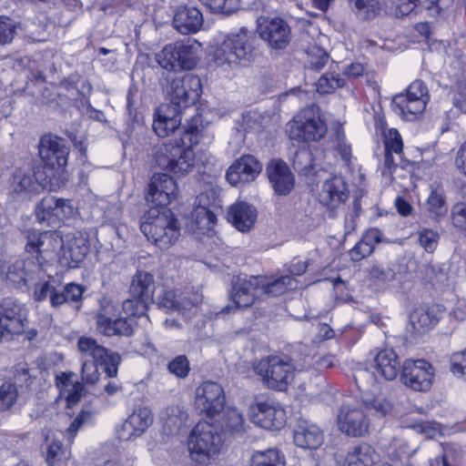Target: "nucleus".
I'll list each match as a JSON object with an SVG mask.
<instances>
[{
  "label": "nucleus",
  "instance_id": "nucleus-1",
  "mask_svg": "<svg viewBox=\"0 0 466 466\" xmlns=\"http://www.w3.org/2000/svg\"><path fill=\"white\" fill-rule=\"evenodd\" d=\"M255 36L245 27L226 35L209 50L210 60L224 70H231L248 63L254 52Z\"/></svg>",
  "mask_w": 466,
  "mask_h": 466
},
{
  "label": "nucleus",
  "instance_id": "nucleus-2",
  "mask_svg": "<svg viewBox=\"0 0 466 466\" xmlns=\"http://www.w3.org/2000/svg\"><path fill=\"white\" fill-rule=\"evenodd\" d=\"M140 229L160 249L169 248L180 235L177 219L167 208H150L141 219Z\"/></svg>",
  "mask_w": 466,
  "mask_h": 466
},
{
  "label": "nucleus",
  "instance_id": "nucleus-3",
  "mask_svg": "<svg viewBox=\"0 0 466 466\" xmlns=\"http://www.w3.org/2000/svg\"><path fill=\"white\" fill-rule=\"evenodd\" d=\"M361 392V405L372 415L384 417L392 410L391 402L380 394L381 382L377 375L368 370H360L354 375Z\"/></svg>",
  "mask_w": 466,
  "mask_h": 466
},
{
  "label": "nucleus",
  "instance_id": "nucleus-4",
  "mask_svg": "<svg viewBox=\"0 0 466 466\" xmlns=\"http://www.w3.org/2000/svg\"><path fill=\"white\" fill-rule=\"evenodd\" d=\"M220 448V435L212 424L199 421L191 431L188 451L193 461L202 464L208 463L218 454Z\"/></svg>",
  "mask_w": 466,
  "mask_h": 466
},
{
  "label": "nucleus",
  "instance_id": "nucleus-5",
  "mask_svg": "<svg viewBox=\"0 0 466 466\" xmlns=\"http://www.w3.org/2000/svg\"><path fill=\"white\" fill-rule=\"evenodd\" d=\"M254 370L268 387L279 390H286L296 371L290 360L277 355L260 360Z\"/></svg>",
  "mask_w": 466,
  "mask_h": 466
},
{
  "label": "nucleus",
  "instance_id": "nucleus-6",
  "mask_svg": "<svg viewBox=\"0 0 466 466\" xmlns=\"http://www.w3.org/2000/svg\"><path fill=\"white\" fill-rule=\"evenodd\" d=\"M261 285L263 286L260 276L233 277L231 288L228 290L230 303L223 308L221 313L228 314L251 307L257 299H261L259 290Z\"/></svg>",
  "mask_w": 466,
  "mask_h": 466
},
{
  "label": "nucleus",
  "instance_id": "nucleus-7",
  "mask_svg": "<svg viewBox=\"0 0 466 466\" xmlns=\"http://www.w3.org/2000/svg\"><path fill=\"white\" fill-rule=\"evenodd\" d=\"M327 132V127L314 107L301 110L288 124V133L291 140L309 142L320 139Z\"/></svg>",
  "mask_w": 466,
  "mask_h": 466
},
{
  "label": "nucleus",
  "instance_id": "nucleus-8",
  "mask_svg": "<svg viewBox=\"0 0 466 466\" xmlns=\"http://www.w3.org/2000/svg\"><path fill=\"white\" fill-rule=\"evenodd\" d=\"M45 172L38 168H15L10 177L8 195L13 201L28 199L41 190L47 188Z\"/></svg>",
  "mask_w": 466,
  "mask_h": 466
},
{
  "label": "nucleus",
  "instance_id": "nucleus-9",
  "mask_svg": "<svg viewBox=\"0 0 466 466\" xmlns=\"http://www.w3.org/2000/svg\"><path fill=\"white\" fill-rule=\"evenodd\" d=\"M427 101V88L421 81L417 80L410 85L406 93L396 95L391 106L403 119L413 121L424 112Z\"/></svg>",
  "mask_w": 466,
  "mask_h": 466
},
{
  "label": "nucleus",
  "instance_id": "nucleus-10",
  "mask_svg": "<svg viewBox=\"0 0 466 466\" xmlns=\"http://www.w3.org/2000/svg\"><path fill=\"white\" fill-rule=\"evenodd\" d=\"M194 161L193 150L171 143L160 146L155 156V162L158 167L177 175L189 173L194 167Z\"/></svg>",
  "mask_w": 466,
  "mask_h": 466
},
{
  "label": "nucleus",
  "instance_id": "nucleus-11",
  "mask_svg": "<svg viewBox=\"0 0 466 466\" xmlns=\"http://www.w3.org/2000/svg\"><path fill=\"white\" fill-rule=\"evenodd\" d=\"M225 402L224 390L218 382L204 381L195 390L194 405L201 415L215 417L224 410Z\"/></svg>",
  "mask_w": 466,
  "mask_h": 466
},
{
  "label": "nucleus",
  "instance_id": "nucleus-12",
  "mask_svg": "<svg viewBox=\"0 0 466 466\" xmlns=\"http://www.w3.org/2000/svg\"><path fill=\"white\" fill-rule=\"evenodd\" d=\"M77 350L82 359H92V361L99 362L105 366V372L110 378L117 374L118 365L121 362V357L118 353L110 352L105 347L98 344L95 339L89 337H80L77 340Z\"/></svg>",
  "mask_w": 466,
  "mask_h": 466
},
{
  "label": "nucleus",
  "instance_id": "nucleus-13",
  "mask_svg": "<svg viewBox=\"0 0 466 466\" xmlns=\"http://www.w3.org/2000/svg\"><path fill=\"white\" fill-rule=\"evenodd\" d=\"M201 81L197 76L187 74L176 77L170 84L169 97L171 106L180 108L194 105L201 94Z\"/></svg>",
  "mask_w": 466,
  "mask_h": 466
},
{
  "label": "nucleus",
  "instance_id": "nucleus-14",
  "mask_svg": "<svg viewBox=\"0 0 466 466\" xmlns=\"http://www.w3.org/2000/svg\"><path fill=\"white\" fill-rule=\"evenodd\" d=\"M257 31L273 49L285 48L291 38V31L287 22L279 17L260 16L257 20Z\"/></svg>",
  "mask_w": 466,
  "mask_h": 466
},
{
  "label": "nucleus",
  "instance_id": "nucleus-15",
  "mask_svg": "<svg viewBox=\"0 0 466 466\" xmlns=\"http://www.w3.org/2000/svg\"><path fill=\"white\" fill-rule=\"evenodd\" d=\"M434 370L425 360H406L402 365L401 380L409 388L417 391H425L432 384Z\"/></svg>",
  "mask_w": 466,
  "mask_h": 466
},
{
  "label": "nucleus",
  "instance_id": "nucleus-16",
  "mask_svg": "<svg viewBox=\"0 0 466 466\" xmlns=\"http://www.w3.org/2000/svg\"><path fill=\"white\" fill-rule=\"evenodd\" d=\"M250 420L267 430H280L286 424L285 410L272 400L257 401L249 407Z\"/></svg>",
  "mask_w": 466,
  "mask_h": 466
},
{
  "label": "nucleus",
  "instance_id": "nucleus-17",
  "mask_svg": "<svg viewBox=\"0 0 466 466\" xmlns=\"http://www.w3.org/2000/svg\"><path fill=\"white\" fill-rule=\"evenodd\" d=\"M339 430L350 437H363L370 428V420L360 404H345L338 414Z\"/></svg>",
  "mask_w": 466,
  "mask_h": 466
},
{
  "label": "nucleus",
  "instance_id": "nucleus-18",
  "mask_svg": "<svg viewBox=\"0 0 466 466\" xmlns=\"http://www.w3.org/2000/svg\"><path fill=\"white\" fill-rule=\"evenodd\" d=\"M177 185L174 178L167 174H155L150 180L147 201L154 208H165L177 197Z\"/></svg>",
  "mask_w": 466,
  "mask_h": 466
},
{
  "label": "nucleus",
  "instance_id": "nucleus-19",
  "mask_svg": "<svg viewBox=\"0 0 466 466\" xmlns=\"http://www.w3.org/2000/svg\"><path fill=\"white\" fill-rule=\"evenodd\" d=\"M349 195L347 181L342 177L335 176L323 182L318 199L328 210L335 211L345 204Z\"/></svg>",
  "mask_w": 466,
  "mask_h": 466
},
{
  "label": "nucleus",
  "instance_id": "nucleus-20",
  "mask_svg": "<svg viewBox=\"0 0 466 466\" xmlns=\"http://www.w3.org/2000/svg\"><path fill=\"white\" fill-rule=\"evenodd\" d=\"M69 149L63 139L51 135H45L39 143V155L44 163L52 169L66 167Z\"/></svg>",
  "mask_w": 466,
  "mask_h": 466
},
{
  "label": "nucleus",
  "instance_id": "nucleus-21",
  "mask_svg": "<svg viewBox=\"0 0 466 466\" xmlns=\"http://www.w3.org/2000/svg\"><path fill=\"white\" fill-rule=\"evenodd\" d=\"M262 170L261 163L251 155L238 158L228 169L226 178L232 186L254 181Z\"/></svg>",
  "mask_w": 466,
  "mask_h": 466
},
{
  "label": "nucleus",
  "instance_id": "nucleus-22",
  "mask_svg": "<svg viewBox=\"0 0 466 466\" xmlns=\"http://www.w3.org/2000/svg\"><path fill=\"white\" fill-rule=\"evenodd\" d=\"M153 415L147 407L138 406L122 424L118 431V437L121 440L128 441L141 436L152 424Z\"/></svg>",
  "mask_w": 466,
  "mask_h": 466
},
{
  "label": "nucleus",
  "instance_id": "nucleus-23",
  "mask_svg": "<svg viewBox=\"0 0 466 466\" xmlns=\"http://www.w3.org/2000/svg\"><path fill=\"white\" fill-rule=\"evenodd\" d=\"M61 238L54 231L31 232L27 235L25 249L28 253H36L35 258L39 261L38 256L47 257L61 248ZM37 263L40 265V262Z\"/></svg>",
  "mask_w": 466,
  "mask_h": 466
},
{
  "label": "nucleus",
  "instance_id": "nucleus-24",
  "mask_svg": "<svg viewBox=\"0 0 466 466\" xmlns=\"http://www.w3.org/2000/svg\"><path fill=\"white\" fill-rule=\"evenodd\" d=\"M370 368L385 380H393L400 372V363L392 349H380L371 353Z\"/></svg>",
  "mask_w": 466,
  "mask_h": 466
},
{
  "label": "nucleus",
  "instance_id": "nucleus-25",
  "mask_svg": "<svg viewBox=\"0 0 466 466\" xmlns=\"http://www.w3.org/2000/svg\"><path fill=\"white\" fill-rule=\"evenodd\" d=\"M267 174L278 195H287L293 188L294 176L284 161L271 160L267 166Z\"/></svg>",
  "mask_w": 466,
  "mask_h": 466
},
{
  "label": "nucleus",
  "instance_id": "nucleus-26",
  "mask_svg": "<svg viewBox=\"0 0 466 466\" xmlns=\"http://www.w3.org/2000/svg\"><path fill=\"white\" fill-rule=\"evenodd\" d=\"M181 124L180 111L174 106L164 104L157 107L153 129L158 137H166L173 133Z\"/></svg>",
  "mask_w": 466,
  "mask_h": 466
},
{
  "label": "nucleus",
  "instance_id": "nucleus-27",
  "mask_svg": "<svg viewBox=\"0 0 466 466\" xmlns=\"http://www.w3.org/2000/svg\"><path fill=\"white\" fill-rule=\"evenodd\" d=\"M88 252V245L82 237H68L65 243L61 244L59 261L68 268H77Z\"/></svg>",
  "mask_w": 466,
  "mask_h": 466
},
{
  "label": "nucleus",
  "instance_id": "nucleus-28",
  "mask_svg": "<svg viewBox=\"0 0 466 466\" xmlns=\"http://www.w3.org/2000/svg\"><path fill=\"white\" fill-rule=\"evenodd\" d=\"M294 443L305 450H317L324 441V433L314 423L299 421L293 432Z\"/></svg>",
  "mask_w": 466,
  "mask_h": 466
},
{
  "label": "nucleus",
  "instance_id": "nucleus-29",
  "mask_svg": "<svg viewBox=\"0 0 466 466\" xmlns=\"http://www.w3.org/2000/svg\"><path fill=\"white\" fill-rule=\"evenodd\" d=\"M44 275L41 265L32 259L17 260L8 268L6 279L13 283L28 285Z\"/></svg>",
  "mask_w": 466,
  "mask_h": 466
},
{
  "label": "nucleus",
  "instance_id": "nucleus-30",
  "mask_svg": "<svg viewBox=\"0 0 466 466\" xmlns=\"http://www.w3.org/2000/svg\"><path fill=\"white\" fill-rule=\"evenodd\" d=\"M156 299L158 307L167 310H187L200 303L202 298L198 294H187V296L177 299L175 290L161 287Z\"/></svg>",
  "mask_w": 466,
  "mask_h": 466
},
{
  "label": "nucleus",
  "instance_id": "nucleus-31",
  "mask_svg": "<svg viewBox=\"0 0 466 466\" xmlns=\"http://www.w3.org/2000/svg\"><path fill=\"white\" fill-rule=\"evenodd\" d=\"M96 329L105 336H130L133 333V328L129 320L125 318L110 315L106 309L105 313H99L96 316Z\"/></svg>",
  "mask_w": 466,
  "mask_h": 466
},
{
  "label": "nucleus",
  "instance_id": "nucleus-32",
  "mask_svg": "<svg viewBox=\"0 0 466 466\" xmlns=\"http://www.w3.org/2000/svg\"><path fill=\"white\" fill-rule=\"evenodd\" d=\"M257 219V210L246 202H237L228 211V220L239 231H248Z\"/></svg>",
  "mask_w": 466,
  "mask_h": 466
},
{
  "label": "nucleus",
  "instance_id": "nucleus-33",
  "mask_svg": "<svg viewBox=\"0 0 466 466\" xmlns=\"http://www.w3.org/2000/svg\"><path fill=\"white\" fill-rule=\"evenodd\" d=\"M173 24L183 35L196 33L203 25V15L196 7H181L176 12Z\"/></svg>",
  "mask_w": 466,
  "mask_h": 466
},
{
  "label": "nucleus",
  "instance_id": "nucleus-34",
  "mask_svg": "<svg viewBox=\"0 0 466 466\" xmlns=\"http://www.w3.org/2000/svg\"><path fill=\"white\" fill-rule=\"evenodd\" d=\"M154 276L145 271H138L133 278L129 289L130 296L150 304L154 301Z\"/></svg>",
  "mask_w": 466,
  "mask_h": 466
},
{
  "label": "nucleus",
  "instance_id": "nucleus-35",
  "mask_svg": "<svg viewBox=\"0 0 466 466\" xmlns=\"http://www.w3.org/2000/svg\"><path fill=\"white\" fill-rule=\"evenodd\" d=\"M380 455L369 444L362 443L352 447L345 458L344 466H375Z\"/></svg>",
  "mask_w": 466,
  "mask_h": 466
},
{
  "label": "nucleus",
  "instance_id": "nucleus-36",
  "mask_svg": "<svg viewBox=\"0 0 466 466\" xmlns=\"http://www.w3.org/2000/svg\"><path fill=\"white\" fill-rule=\"evenodd\" d=\"M177 43V68L178 70H191L198 63L201 46L197 41H178Z\"/></svg>",
  "mask_w": 466,
  "mask_h": 466
},
{
  "label": "nucleus",
  "instance_id": "nucleus-37",
  "mask_svg": "<svg viewBox=\"0 0 466 466\" xmlns=\"http://www.w3.org/2000/svg\"><path fill=\"white\" fill-rule=\"evenodd\" d=\"M160 420L165 431L175 434L186 424L187 414L179 405H172L162 410Z\"/></svg>",
  "mask_w": 466,
  "mask_h": 466
},
{
  "label": "nucleus",
  "instance_id": "nucleus-38",
  "mask_svg": "<svg viewBox=\"0 0 466 466\" xmlns=\"http://www.w3.org/2000/svg\"><path fill=\"white\" fill-rule=\"evenodd\" d=\"M263 288L259 289L261 298L276 297L283 294L287 289L296 288V280L293 277L286 275L277 279L269 280L266 277H261Z\"/></svg>",
  "mask_w": 466,
  "mask_h": 466
},
{
  "label": "nucleus",
  "instance_id": "nucleus-39",
  "mask_svg": "<svg viewBox=\"0 0 466 466\" xmlns=\"http://www.w3.org/2000/svg\"><path fill=\"white\" fill-rule=\"evenodd\" d=\"M197 228L202 232L210 231L216 223V215L210 207L207 206L206 196L201 194L198 197V206L195 208L192 214Z\"/></svg>",
  "mask_w": 466,
  "mask_h": 466
},
{
  "label": "nucleus",
  "instance_id": "nucleus-40",
  "mask_svg": "<svg viewBox=\"0 0 466 466\" xmlns=\"http://www.w3.org/2000/svg\"><path fill=\"white\" fill-rule=\"evenodd\" d=\"M73 373L62 374L57 378L61 381L60 394L66 400L68 405L76 404L82 396L83 385L79 381H75Z\"/></svg>",
  "mask_w": 466,
  "mask_h": 466
},
{
  "label": "nucleus",
  "instance_id": "nucleus-41",
  "mask_svg": "<svg viewBox=\"0 0 466 466\" xmlns=\"http://www.w3.org/2000/svg\"><path fill=\"white\" fill-rule=\"evenodd\" d=\"M250 466H286L285 457L277 449L256 451L251 456Z\"/></svg>",
  "mask_w": 466,
  "mask_h": 466
},
{
  "label": "nucleus",
  "instance_id": "nucleus-42",
  "mask_svg": "<svg viewBox=\"0 0 466 466\" xmlns=\"http://www.w3.org/2000/svg\"><path fill=\"white\" fill-rule=\"evenodd\" d=\"M46 453V461L49 466H56L62 460L65 451L58 437L54 432H47L45 436Z\"/></svg>",
  "mask_w": 466,
  "mask_h": 466
},
{
  "label": "nucleus",
  "instance_id": "nucleus-43",
  "mask_svg": "<svg viewBox=\"0 0 466 466\" xmlns=\"http://www.w3.org/2000/svg\"><path fill=\"white\" fill-rule=\"evenodd\" d=\"M177 43H172L165 46L156 54V62L164 69L168 71H177Z\"/></svg>",
  "mask_w": 466,
  "mask_h": 466
},
{
  "label": "nucleus",
  "instance_id": "nucleus-44",
  "mask_svg": "<svg viewBox=\"0 0 466 466\" xmlns=\"http://www.w3.org/2000/svg\"><path fill=\"white\" fill-rule=\"evenodd\" d=\"M223 428L231 434H242L245 431V420L243 415L235 408H229L224 414Z\"/></svg>",
  "mask_w": 466,
  "mask_h": 466
},
{
  "label": "nucleus",
  "instance_id": "nucleus-45",
  "mask_svg": "<svg viewBox=\"0 0 466 466\" xmlns=\"http://www.w3.org/2000/svg\"><path fill=\"white\" fill-rule=\"evenodd\" d=\"M56 198L52 196L45 197L37 205L35 216L38 221L46 222L47 225L55 227V209Z\"/></svg>",
  "mask_w": 466,
  "mask_h": 466
},
{
  "label": "nucleus",
  "instance_id": "nucleus-46",
  "mask_svg": "<svg viewBox=\"0 0 466 466\" xmlns=\"http://www.w3.org/2000/svg\"><path fill=\"white\" fill-rule=\"evenodd\" d=\"M148 303L138 299L133 298L126 299L122 304V310L119 312L120 318L128 320L132 317H141L145 315Z\"/></svg>",
  "mask_w": 466,
  "mask_h": 466
},
{
  "label": "nucleus",
  "instance_id": "nucleus-47",
  "mask_svg": "<svg viewBox=\"0 0 466 466\" xmlns=\"http://www.w3.org/2000/svg\"><path fill=\"white\" fill-rule=\"evenodd\" d=\"M410 323L416 332H424L433 327L436 320L427 310L420 308L410 315Z\"/></svg>",
  "mask_w": 466,
  "mask_h": 466
},
{
  "label": "nucleus",
  "instance_id": "nucleus-48",
  "mask_svg": "<svg viewBox=\"0 0 466 466\" xmlns=\"http://www.w3.org/2000/svg\"><path fill=\"white\" fill-rule=\"evenodd\" d=\"M426 205L428 211L436 217H441L447 212L446 201L441 189H432Z\"/></svg>",
  "mask_w": 466,
  "mask_h": 466
},
{
  "label": "nucleus",
  "instance_id": "nucleus-49",
  "mask_svg": "<svg viewBox=\"0 0 466 466\" xmlns=\"http://www.w3.org/2000/svg\"><path fill=\"white\" fill-rule=\"evenodd\" d=\"M345 85V80L334 73L325 74L317 83V90L320 94H329Z\"/></svg>",
  "mask_w": 466,
  "mask_h": 466
},
{
  "label": "nucleus",
  "instance_id": "nucleus-50",
  "mask_svg": "<svg viewBox=\"0 0 466 466\" xmlns=\"http://www.w3.org/2000/svg\"><path fill=\"white\" fill-rule=\"evenodd\" d=\"M18 390L15 384L4 382L0 385V410L11 408L16 401Z\"/></svg>",
  "mask_w": 466,
  "mask_h": 466
},
{
  "label": "nucleus",
  "instance_id": "nucleus-51",
  "mask_svg": "<svg viewBox=\"0 0 466 466\" xmlns=\"http://www.w3.org/2000/svg\"><path fill=\"white\" fill-rule=\"evenodd\" d=\"M201 137L200 130L198 127H188L184 130L179 138L175 141L174 145L193 150V147L199 143Z\"/></svg>",
  "mask_w": 466,
  "mask_h": 466
},
{
  "label": "nucleus",
  "instance_id": "nucleus-52",
  "mask_svg": "<svg viewBox=\"0 0 466 466\" xmlns=\"http://www.w3.org/2000/svg\"><path fill=\"white\" fill-rule=\"evenodd\" d=\"M385 151L394 152L396 155H401L403 149L402 137L399 131L390 128L384 134Z\"/></svg>",
  "mask_w": 466,
  "mask_h": 466
},
{
  "label": "nucleus",
  "instance_id": "nucleus-53",
  "mask_svg": "<svg viewBox=\"0 0 466 466\" xmlns=\"http://www.w3.org/2000/svg\"><path fill=\"white\" fill-rule=\"evenodd\" d=\"M355 6L363 19L373 18L381 9L379 0H356Z\"/></svg>",
  "mask_w": 466,
  "mask_h": 466
},
{
  "label": "nucleus",
  "instance_id": "nucleus-54",
  "mask_svg": "<svg viewBox=\"0 0 466 466\" xmlns=\"http://www.w3.org/2000/svg\"><path fill=\"white\" fill-rule=\"evenodd\" d=\"M370 275L374 281L390 283L395 279L396 273L393 268L382 264H375L370 268Z\"/></svg>",
  "mask_w": 466,
  "mask_h": 466
},
{
  "label": "nucleus",
  "instance_id": "nucleus-55",
  "mask_svg": "<svg viewBox=\"0 0 466 466\" xmlns=\"http://www.w3.org/2000/svg\"><path fill=\"white\" fill-rule=\"evenodd\" d=\"M309 64L312 68L321 69L329 61L328 53L318 46H312L307 50Z\"/></svg>",
  "mask_w": 466,
  "mask_h": 466
},
{
  "label": "nucleus",
  "instance_id": "nucleus-56",
  "mask_svg": "<svg viewBox=\"0 0 466 466\" xmlns=\"http://www.w3.org/2000/svg\"><path fill=\"white\" fill-rule=\"evenodd\" d=\"M93 415L90 411L81 410L66 429V438L73 441L78 430L92 420Z\"/></svg>",
  "mask_w": 466,
  "mask_h": 466
},
{
  "label": "nucleus",
  "instance_id": "nucleus-57",
  "mask_svg": "<svg viewBox=\"0 0 466 466\" xmlns=\"http://www.w3.org/2000/svg\"><path fill=\"white\" fill-rule=\"evenodd\" d=\"M418 236L420 246L426 251L432 252L435 250L440 238L438 232L429 228H421L418 231Z\"/></svg>",
  "mask_w": 466,
  "mask_h": 466
},
{
  "label": "nucleus",
  "instance_id": "nucleus-58",
  "mask_svg": "<svg viewBox=\"0 0 466 466\" xmlns=\"http://www.w3.org/2000/svg\"><path fill=\"white\" fill-rule=\"evenodd\" d=\"M99 362L85 360L82 363L81 377L87 384H95L99 380V371L97 366Z\"/></svg>",
  "mask_w": 466,
  "mask_h": 466
},
{
  "label": "nucleus",
  "instance_id": "nucleus-59",
  "mask_svg": "<svg viewBox=\"0 0 466 466\" xmlns=\"http://www.w3.org/2000/svg\"><path fill=\"white\" fill-rule=\"evenodd\" d=\"M331 147L341 157L345 163L350 162L351 148L347 144L343 133L337 132L335 138L331 141Z\"/></svg>",
  "mask_w": 466,
  "mask_h": 466
},
{
  "label": "nucleus",
  "instance_id": "nucleus-60",
  "mask_svg": "<svg viewBox=\"0 0 466 466\" xmlns=\"http://www.w3.org/2000/svg\"><path fill=\"white\" fill-rule=\"evenodd\" d=\"M75 213V208L71 205L70 201L65 199L56 198V205L55 209V227L65 218H71Z\"/></svg>",
  "mask_w": 466,
  "mask_h": 466
},
{
  "label": "nucleus",
  "instance_id": "nucleus-61",
  "mask_svg": "<svg viewBox=\"0 0 466 466\" xmlns=\"http://www.w3.org/2000/svg\"><path fill=\"white\" fill-rule=\"evenodd\" d=\"M168 370L178 378H186L190 370L189 362L186 356L176 357L168 364Z\"/></svg>",
  "mask_w": 466,
  "mask_h": 466
},
{
  "label": "nucleus",
  "instance_id": "nucleus-62",
  "mask_svg": "<svg viewBox=\"0 0 466 466\" xmlns=\"http://www.w3.org/2000/svg\"><path fill=\"white\" fill-rule=\"evenodd\" d=\"M15 34V24L8 17L0 16V45L12 42Z\"/></svg>",
  "mask_w": 466,
  "mask_h": 466
},
{
  "label": "nucleus",
  "instance_id": "nucleus-63",
  "mask_svg": "<svg viewBox=\"0 0 466 466\" xmlns=\"http://www.w3.org/2000/svg\"><path fill=\"white\" fill-rule=\"evenodd\" d=\"M451 221L455 228H466V203H457L451 208Z\"/></svg>",
  "mask_w": 466,
  "mask_h": 466
},
{
  "label": "nucleus",
  "instance_id": "nucleus-64",
  "mask_svg": "<svg viewBox=\"0 0 466 466\" xmlns=\"http://www.w3.org/2000/svg\"><path fill=\"white\" fill-rule=\"evenodd\" d=\"M451 371L466 381V350L451 356Z\"/></svg>",
  "mask_w": 466,
  "mask_h": 466
}]
</instances>
